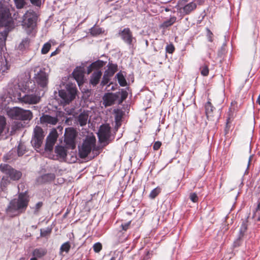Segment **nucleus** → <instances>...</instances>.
<instances>
[{"label":"nucleus","mask_w":260,"mask_h":260,"mask_svg":"<svg viewBox=\"0 0 260 260\" xmlns=\"http://www.w3.org/2000/svg\"><path fill=\"white\" fill-rule=\"evenodd\" d=\"M110 127L108 124H103L100 126L98 133L99 140L101 142L106 141L110 137Z\"/></svg>","instance_id":"nucleus-10"},{"label":"nucleus","mask_w":260,"mask_h":260,"mask_svg":"<svg viewBox=\"0 0 260 260\" xmlns=\"http://www.w3.org/2000/svg\"><path fill=\"white\" fill-rule=\"evenodd\" d=\"M110 260H115L114 257H112Z\"/></svg>","instance_id":"nucleus-60"},{"label":"nucleus","mask_w":260,"mask_h":260,"mask_svg":"<svg viewBox=\"0 0 260 260\" xmlns=\"http://www.w3.org/2000/svg\"><path fill=\"white\" fill-rule=\"evenodd\" d=\"M115 120L117 123H118L121 120L122 117V112L119 110H115Z\"/></svg>","instance_id":"nucleus-36"},{"label":"nucleus","mask_w":260,"mask_h":260,"mask_svg":"<svg viewBox=\"0 0 260 260\" xmlns=\"http://www.w3.org/2000/svg\"><path fill=\"white\" fill-rule=\"evenodd\" d=\"M96 139L93 136H88L79 147V153L81 158L86 157L95 146Z\"/></svg>","instance_id":"nucleus-3"},{"label":"nucleus","mask_w":260,"mask_h":260,"mask_svg":"<svg viewBox=\"0 0 260 260\" xmlns=\"http://www.w3.org/2000/svg\"><path fill=\"white\" fill-rule=\"evenodd\" d=\"M36 14L32 11H28L23 16L22 25L25 28L32 29L35 26Z\"/></svg>","instance_id":"nucleus-6"},{"label":"nucleus","mask_w":260,"mask_h":260,"mask_svg":"<svg viewBox=\"0 0 260 260\" xmlns=\"http://www.w3.org/2000/svg\"><path fill=\"white\" fill-rule=\"evenodd\" d=\"M71 246L69 242H67L63 243L60 248V254H62L63 252L68 253L70 249Z\"/></svg>","instance_id":"nucleus-29"},{"label":"nucleus","mask_w":260,"mask_h":260,"mask_svg":"<svg viewBox=\"0 0 260 260\" xmlns=\"http://www.w3.org/2000/svg\"><path fill=\"white\" fill-rule=\"evenodd\" d=\"M57 138V134L56 132H54L49 134L47 137L45 145V149L48 151L52 150Z\"/></svg>","instance_id":"nucleus-14"},{"label":"nucleus","mask_w":260,"mask_h":260,"mask_svg":"<svg viewBox=\"0 0 260 260\" xmlns=\"http://www.w3.org/2000/svg\"><path fill=\"white\" fill-rule=\"evenodd\" d=\"M11 22V17L8 10H4L0 12V25L7 26Z\"/></svg>","instance_id":"nucleus-13"},{"label":"nucleus","mask_w":260,"mask_h":260,"mask_svg":"<svg viewBox=\"0 0 260 260\" xmlns=\"http://www.w3.org/2000/svg\"><path fill=\"white\" fill-rule=\"evenodd\" d=\"M176 20V18L175 17H171L169 20L165 21L162 24V26L164 27H167L172 25L173 24L175 23Z\"/></svg>","instance_id":"nucleus-30"},{"label":"nucleus","mask_w":260,"mask_h":260,"mask_svg":"<svg viewBox=\"0 0 260 260\" xmlns=\"http://www.w3.org/2000/svg\"><path fill=\"white\" fill-rule=\"evenodd\" d=\"M9 69V67L8 66V62L6 60L3 61L1 62L0 70L2 71V72H5Z\"/></svg>","instance_id":"nucleus-34"},{"label":"nucleus","mask_w":260,"mask_h":260,"mask_svg":"<svg viewBox=\"0 0 260 260\" xmlns=\"http://www.w3.org/2000/svg\"><path fill=\"white\" fill-rule=\"evenodd\" d=\"M207 31H208L207 36H208V40L210 42H212V33L208 29H207Z\"/></svg>","instance_id":"nucleus-48"},{"label":"nucleus","mask_w":260,"mask_h":260,"mask_svg":"<svg viewBox=\"0 0 260 260\" xmlns=\"http://www.w3.org/2000/svg\"><path fill=\"white\" fill-rule=\"evenodd\" d=\"M247 228V225L246 222H243L241 225L240 230V234L241 236H243L244 233L246 231Z\"/></svg>","instance_id":"nucleus-39"},{"label":"nucleus","mask_w":260,"mask_h":260,"mask_svg":"<svg viewBox=\"0 0 260 260\" xmlns=\"http://www.w3.org/2000/svg\"><path fill=\"white\" fill-rule=\"evenodd\" d=\"M28 202L29 198L26 192L19 193L17 199H14L10 202L6 210L7 214L13 217L24 212Z\"/></svg>","instance_id":"nucleus-1"},{"label":"nucleus","mask_w":260,"mask_h":260,"mask_svg":"<svg viewBox=\"0 0 260 260\" xmlns=\"http://www.w3.org/2000/svg\"><path fill=\"white\" fill-rule=\"evenodd\" d=\"M122 97H123V98H125V96L124 95V94H123Z\"/></svg>","instance_id":"nucleus-61"},{"label":"nucleus","mask_w":260,"mask_h":260,"mask_svg":"<svg viewBox=\"0 0 260 260\" xmlns=\"http://www.w3.org/2000/svg\"><path fill=\"white\" fill-rule=\"evenodd\" d=\"M121 39L129 45H133L136 42V39L133 37V34L129 28H125L119 33Z\"/></svg>","instance_id":"nucleus-9"},{"label":"nucleus","mask_w":260,"mask_h":260,"mask_svg":"<svg viewBox=\"0 0 260 260\" xmlns=\"http://www.w3.org/2000/svg\"><path fill=\"white\" fill-rule=\"evenodd\" d=\"M32 118V113L29 110H25L21 108L19 116L18 117L19 120H30Z\"/></svg>","instance_id":"nucleus-17"},{"label":"nucleus","mask_w":260,"mask_h":260,"mask_svg":"<svg viewBox=\"0 0 260 260\" xmlns=\"http://www.w3.org/2000/svg\"><path fill=\"white\" fill-rule=\"evenodd\" d=\"M93 70H95L94 68H93V67H91V64L88 67L87 73L88 74H89Z\"/></svg>","instance_id":"nucleus-49"},{"label":"nucleus","mask_w":260,"mask_h":260,"mask_svg":"<svg viewBox=\"0 0 260 260\" xmlns=\"http://www.w3.org/2000/svg\"><path fill=\"white\" fill-rule=\"evenodd\" d=\"M93 248L95 252H99L102 248V244L99 242L94 244L93 246Z\"/></svg>","instance_id":"nucleus-41"},{"label":"nucleus","mask_w":260,"mask_h":260,"mask_svg":"<svg viewBox=\"0 0 260 260\" xmlns=\"http://www.w3.org/2000/svg\"><path fill=\"white\" fill-rule=\"evenodd\" d=\"M102 30L101 28H94L91 29V34L93 35H97L101 33Z\"/></svg>","instance_id":"nucleus-45"},{"label":"nucleus","mask_w":260,"mask_h":260,"mask_svg":"<svg viewBox=\"0 0 260 260\" xmlns=\"http://www.w3.org/2000/svg\"><path fill=\"white\" fill-rule=\"evenodd\" d=\"M30 1L32 4L35 5L37 6H40L41 3V0H30Z\"/></svg>","instance_id":"nucleus-47"},{"label":"nucleus","mask_w":260,"mask_h":260,"mask_svg":"<svg viewBox=\"0 0 260 260\" xmlns=\"http://www.w3.org/2000/svg\"><path fill=\"white\" fill-rule=\"evenodd\" d=\"M7 125V121L6 118L2 115H0V136L5 132Z\"/></svg>","instance_id":"nucleus-25"},{"label":"nucleus","mask_w":260,"mask_h":260,"mask_svg":"<svg viewBox=\"0 0 260 260\" xmlns=\"http://www.w3.org/2000/svg\"><path fill=\"white\" fill-rule=\"evenodd\" d=\"M37 258H38L37 257L34 256V257H32L31 258H30V260H37Z\"/></svg>","instance_id":"nucleus-56"},{"label":"nucleus","mask_w":260,"mask_h":260,"mask_svg":"<svg viewBox=\"0 0 260 260\" xmlns=\"http://www.w3.org/2000/svg\"><path fill=\"white\" fill-rule=\"evenodd\" d=\"M16 7L18 9L22 8L25 5V0H14Z\"/></svg>","instance_id":"nucleus-35"},{"label":"nucleus","mask_w":260,"mask_h":260,"mask_svg":"<svg viewBox=\"0 0 260 260\" xmlns=\"http://www.w3.org/2000/svg\"><path fill=\"white\" fill-rule=\"evenodd\" d=\"M55 153L57 156L61 159H64L67 155V150L66 148L61 146H58L55 147Z\"/></svg>","instance_id":"nucleus-21"},{"label":"nucleus","mask_w":260,"mask_h":260,"mask_svg":"<svg viewBox=\"0 0 260 260\" xmlns=\"http://www.w3.org/2000/svg\"><path fill=\"white\" fill-rule=\"evenodd\" d=\"M21 146L19 145L18 148V154L19 156H21L23 154V152L21 151Z\"/></svg>","instance_id":"nucleus-51"},{"label":"nucleus","mask_w":260,"mask_h":260,"mask_svg":"<svg viewBox=\"0 0 260 260\" xmlns=\"http://www.w3.org/2000/svg\"><path fill=\"white\" fill-rule=\"evenodd\" d=\"M40 121L42 124L55 125L58 122V119L56 117L43 114L40 117Z\"/></svg>","instance_id":"nucleus-15"},{"label":"nucleus","mask_w":260,"mask_h":260,"mask_svg":"<svg viewBox=\"0 0 260 260\" xmlns=\"http://www.w3.org/2000/svg\"><path fill=\"white\" fill-rule=\"evenodd\" d=\"M116 77L118 81V83L121 86H125L126 85V81L122 74L118 73L116 75Z\"/></svg>","instance_id":"nucleus-27"},{"label":"nucleus","mask_w":260,"mask_h":260,"mask_svg":"<svg viewBox=\"0 0 260 260\" xmlns=\"http://www.w3.org/2000/svg\"><path fill=\"white\" fill-rule=\"evenodd\" d=\"M51 48V44L49 42L45 43L42 48V53L45 54L48 52Z\"/></svg>","instance_id":"nucleus-33"},{"label":"nucleus","mask_w":260,"mask_h":260,"mask_svg":"<svg viewBox=\"0 0 260 260\" xmlns=\"http://www.w3.org/2000/svg\"><path fill=\"white\" fill-rule=\"evenodd\" d=\"M20 90H22L23 91V92L24 93V89H22V88H19Z\"/></svg>","instance_id":"nucleus-58"},{"label":"nucleus","mask_w":260,"mask_h":260,"mask_svg":"<svg viewBox=\"0 0 260 260\" xmlns=\"http://www.w3.org/2000/svg\"><path fill=\"white\" fill-rule=\"evenodd\" d=\"M186 3V0H181L178 3L177 7L181 13L187 15L196 9L197 4L193 2L188 4Z\"/></svg>","instance_id":"nucleus-8"},{"label":"nucleus","mask_w":260,"mask_h":260,"mask_svg":"<svg viewBox=\"0 0 260 260\" xmlns=\"http://www.w3.org/2000/svg\"><path fill=\"white\" fill-rule=\"evenodd\" d=\"M46 234V232H41V235L42 236H45Z\"/></svg>","instance_id":"nucleus-52"},{"label":"nucleus","mask_w":260,"mask_h":260,"mask_svg":"<svg viewBox=\"0 0 260 260\" xmlns=\"http://www.w3.org/2000/svg\"><path fill=\"white\" fill-rule=\"evenodd\" d=\"M35 79L36 82L41 87H45L48 84V75L45 72L44 70H41L35 74Z\"/></svg>","instance_id":"nucleus-11"},{"label":"nucleus","mask_w":260,"mask_h":260,"mask_svg":"<svg viewBox=\"0 0 260 260\" xmlns=\"http://www.w3.org/2000/svg\"><path fill=\"white\" fill-rule=\"evenodd\" d=\"M20 110L21 108L18 107L11 108L7 111V114L11 118L18 119Z\"/></svg>","instance_id":"nucleus-18"},{"label":"nucleus","mask_w":260,"mask_h":260,"mask_svg":"<svg viewBox=\"0 0 260 260\" xmlns=\"http://www.w3.org/2000/svg\"><path fill=\"white\" fill-rule=\"evenodd\" d=\"M110 76L109 75L105 73L103 78V80L101 82V85L104 86L107 84L109 81Z\"/></svg>","instance_id":"nucleus-40"},{"label":"nucleus","mask_w":260,"mask_h":260,"mask_svg":"<svg viewBox=\"0 0 260 260\" xmlns=\"http://www.w3.org/2000/svg\"><path fill=\"white\" fill-rule=\"evenodd\" d=\"M47 253V250L45 248H36L32 251V255L37 258H41Z\"/></svg>","instance_id":"nucleus-22"},{"label":"nucleus","mask_w":260,"mask_h":260,"mask_svg":"<svg viewBox=\"0 0 260 260\" xmlns=\"http://www.w3.org/2000/svg\"><path fill=\"white\" fill-rule=\"evenodd\" d=\"M190 199L193 202H197L198 200V197L196 193H191L190 195Z\"/></svg>","instance_id":"nucleus-44"},{"label":"nucleus","mask_w":260,"mask_h":260,"mask_svg":"<svg viewBox=\"0 0 260 260\" xmlns=\"http://www.w3.org/2000/svg\"><path fill=\"white\" fill-rule=\"evenodd\" d=\"M102 75V72L100 70L94 71L90 77V83L94 86L96 85L99 83Z\"/></svg>","instance_id":"nucleus-16"},{"label":"nucleus","mask_w":260,"mask_h":260,"mask_svg":"<svg viewBox=\"0 0 260 260\" xmlns=\"http://www.w3.org/2000/svg\"><path fill=\"white\" fill-rule=\"evenodd\" d=\"M257 102L258 103V104L260 105V94L259 95L257 100Z\"/></svg>","instance_id":"nucleus-54"},{"label":"nucleus","mask_w":260,"mask_h":260,"mask_svg":"<svg viewBox=\"0 0 260 260\" xmlns=\"http://www.w3.org/2000/svg\"><path fill=\"white\" fill-rule=\"evenodd\" d=\"M56 54V51H54L51 53V56H52L53 55H55Z\"/></svg>","instance_id":"nucleus-57"},{"label":"nucleus","mask_w":260,"mask_h":260,"mask_svg":"<svg viewBox=\"0 0 260 260\" xmlns=\"http://www.w3.org/2000/svg\"><path fill=\"white\" fill-rule=\"evenodd\" d=\"M7 37V34L6 31H3L0 32V43L5 42Z\"/></svg>","instance_id":"nucleus-42"},{"label":"nucleus","mask_w":260,"mask_h":260,"mask_svg":"<svg viewBox=\"0 0 260 260\" xmlns=\"http://www.w3.org/2000/svg\"><path fill=\"white\" fill-rule=\"evenodd\" d=\"M10 183V181L8 180L7 178H5L3 177L2 179L1 183V187L3 190H4L5 188L7 186V185Z\"/></svg>","instance_id":"nucleus-38"},{"label":"nucleus","mask_w":260,"mask_h":260,"mask_svg":"<svg viewBox=\"0 0 260 260\" xmlns=\"http://www.w3.org/2000/svg\"><path fill=\"white\" fill-rule=\"evenodd\" d=\"M167 51L170 53H172L174 50V47L173 45H168L166 48Z\"/></svg>","instance_id":"nucleus-46"},{"label":"nucleus","mask_w":260,"mask_h":260,"mask_svg":"<svg viewBox=\"0 0 260 260\" xmlns=\"http://www.w3.org/2000/svg\"><path fill=\"white\" fill-rule=\"evenodd\" d=\"M131 221H129L126 223H121L120 225V229H119V231H126L127 229H129L131 225Z\"/></svg>","instance_id":"nucleus-37"},{"label":"nucleus","mask_w":260,"mask_h":260,"mask_svg":"<svg viewBox=\"0 0 260 260\" xmlns=\"http://www.w3.org/2000/svg\"><path fill=\"white\" fill-rule=\"evenodd\" d=\"M85 69L84 67H77L73 71L72 75L77 82L78 85L80 86L84 82Z\"/></svg>","instance_id":"nucleus-12"},{"label":"nucleus","mask_w":260,"mask_h":260,"mask_svg":"<svg viewBox=\"0 0 260 260\" xmlns=\"http://www.w3.org/2000/svg\"><path fill=\"white\" fill-rule=\"evenodd\" d=\"M104 65L105 62L102 60H98L91 63V67H93L95 71L99 70L100 68L103 67Z\"/></svg>","instance_id":"nucleus-31"},{"label":"nucleus","mask_w":260,"mask_h":260,"mask_svg":"<svg viewBox=\"0 0 260 260\" xmlns=\"http://www.w3.org/2000/svg\"><path fill=\"white\" fill-rule=\"evenodd\" d=\"M252 157V155H251V156L249 157V158L248 165H249V163H250V161L251 160Z\"/></svg>","instance_id":"nucleus-55"},{"label":"nucleus","mask_w":260,"mask_h":260,"mask_svg":"<svg viewBox=\"0 0 260 260\" xmlns=\"http://www.w3.org/2000/svg\"><path fill=\"white\" fill-rule=\"evenodd\" d=\"M44 138V132L41 127L36 126L34 129V135L31 140L32 146L37 151L41 146Z\"/></svg>","instance_id":"nucleus-4"},{"label":"nucleus","mask_w":260,"mask_h":260,"mask_svg":"<svg viewBox=\"0 0 260 260\" xmlns=\"http://www.w3.org/2000/svg\"><path fill=\"white\" fill-rule=\"evenodd\" d=\"M256 210H259L260 211V202H259V203L258 204V205L257 206V208H256Z\"/></svg>","instance_id":"nucleus-53"},{"label":"nucleus","mask_w":260,"mask_h":260,"mask_svg":"<svg viewBox=\"0 0 260 260\" xmlns=\"http://www.w3.org/2000/svg\"><path fill=\"white\" fill-rule=\"evenodd\" d=\"M115 98L111 93L105 94L103 98V104L106 106H111L115 101Z\"/></svg>","instance_id":"nucleus-19"},{"label":"nucleus","mask_w":260,"mask_h":260,"mask_svg":"<svg viewBox=\"0 0 260 260\" xmlns=\"http://www.w3.org/2000/svg\"><path fill=\"white\" fill-rule=\"evenodd\" d=\"M257 220L260 221V215H259V216L257 218Z\"/></svg>","instance_id":"nucleus-59"},{"label":"nucleus","mask_w":260,"mask_h":260,"mask_svg":"<svg viewBox=\"0 0 260 260\" xmlns=\"http://www.w3.org/2000/svg\"><path fill=\"white\" fill-rule=\"evenodd\" d=\"M65 138L67 141L72 142L76 137V132L72 128H68L66 129Z\"/></svg>","instance_id":"nucleus-20"},{"label":"nucleus","mask_w":260,"mask_h":260,"mask_svg":"<svg viewBox=\"0 0 260 260\" xmlns=\"http://www.w3.org/2000/svg\"><path fill=\"white\" fill-rule=\"evenodd\" d=\"M206 113L208 118L212 117L213 116V112L214 108L210 102L208 101L205 105Z\"/></svg>","instance_id":"nucleus-24"},{"label":"nucleus","mask_w":260,"mask_h":260,"mask_svg":"<svg viewBox=\"0 0 260 260\" xmlns=\"http://www.w3.org/2000/svg\"><path fill=\"white\" fill-rule=\"evenodd\" d=\"M43 204L42 202H38L36 205V210H38L42 206Z\"/></svg>","instance_id":"nucleus-50"},{"label":"nucleus","mask_w":260,"mask_h":260,"mask_svg":"<svg viewBox=\"0 0 260 260\" xmlns=\"http://www.w3.org/2000/svg\"><path fill=\"white\" fill-rule=\"evenodd\" d=\"M161 189L159 187H157L153 189L150 193L149 197L151 199H154L161 192Z\"/></svg>","instance_id":"nucleus-28"},{"label":"nucleus","mask_w":260,"mask_h":260,"mask_svg":"<svg viewBox=\"0 0 260 260\" xmlns=\"http://www.w3.org/2000/svg\"><path fill=\"white\" fill-rule=\"evenodd\" d=\"M117 66L114 64L109 65L108 70L105 73L109 75L110 76H112L114 73L117 71Z\"/></svg>","instance_id":"nucleus-26"},{"label":"nucleus","mask_w":260,"mask_h":260,"mask_svg":"<svg viewBox=\"0 0 260 260\" xmlns=\"http://www.w3.org/2000/svg\"><path fill=\"white\" fill-rule=\"evenodd\" d=\"M161 145V143L160 141H156L154 143L153 148L154 150H157L159 149Z\"/></svg>","instance_id":"nucleus-43"},{"label":"nucleus","mask_w":260,"mask_h":260,"mask_svg":"<svg viewBox=\"0 0 260 260\" xmlns=\"http://www.w3.org/2000/svg\"><path fill=\"white\" fill-rule=\"evenodd\" d=\"M88 115L87 113L83 112L81 113L78 117V121L81 126L86 124Z\"/></svg>","instance_id":"nucleus-23"},{"label":"nucleus","mask_w":260,"mask_h":260,"mask_svg":"<svg viewBox=\"0 0 260 260\" xmlns=\"http://www.w3.org/2000/svg\"><path fill=\"white\" fill-rule=\"evenodd\" d=\"M200 71L202 75L206 76L209 73V69L207 65L206 64H203L200 67Z\"/></svg>","instance_id":"nucleus-32"},{"label":"nucleus","mask_w":260,"mask_h":260,"mask_svg":"<svg viewBox=\"0 0 260 260\" xmlns=\"http://www.w3.org/2000/svg\"><path fill=\"white\" fill-rule=\"evenodd\" d=\"M77 89L75 85L72 84H68L66 86V89L59 91V96L61 99V103L64 104H69L76 97Z\"/></svg>","instance_id":"nucleus-2"},{"label":"nucleus","mask_w":260,"mask_h":260,"mask_svg":"<svg viewBox=\"0 0 260 260\" xmlns=\"http://www.w3.org/2000/svg\"><path fill=\"white\" fill-rule=\"evenodd\" d=\"M0 170L3 173L9 175L10 178L13 180H19L22 175L20 171L14 170L7 164L1 165Z\"/></svg>","instance_id":"nucleus-7"},{"label":"nucleus","mask_w":260,"mask_h":260,"mask_svg":"<svg viewBox=\"0 0 260 260\" xmlns=\"http://www.w3.org/2000/svg\"><path fill=\"white\" fill-rule=\"evenodd\" d=\"M20 102L28 104H36L40 101V96L34 94H23L17 93L16 95Z\"/></svg>","instance_id":"nucleus-5"}]
</instances>
